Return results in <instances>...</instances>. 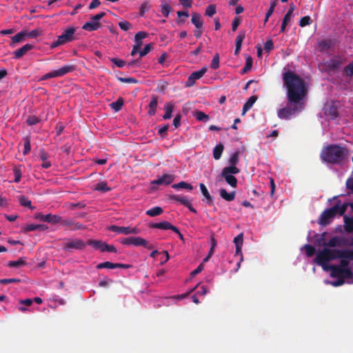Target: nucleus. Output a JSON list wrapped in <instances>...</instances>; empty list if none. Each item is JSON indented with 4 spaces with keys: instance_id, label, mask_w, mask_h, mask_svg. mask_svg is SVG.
<instances>
[{
    "instance_id": "a19ab883",
    "label": "nucleus",
    "mask_w": 353,
    "mask_h": 353,
    "mask_svg": "<svg viewBox=\"0 0 353 353\" xmlns=\"http://www.w3.org/2000/svg\"><path fill=\"white\" fill-rule=\"evenodd\" d=\"M246 32L245 30H241L235 40V47H239L241 48L242 43L245 38Z\"/></svg>"
},
{
    "instance_id": "37998d69",
    "label": "nucleus",
    "mask_w": 353,
    "mask_h": 353,
    "mask_svg": "<svg viewBox=\"0 0 353 353\" xmlns=\"http://www.w3.org/2000/svg\"><path fill=\"white\" fill-rule=\"evenodd\" d=\"M148 34L145 32L140 31L137 32L134 36L135 44L140 43V48L142 46V39H145Z\"/></svg>"
},
{
    "instance_id": "3c124183",
    "label": "nucleus",
    "mask_w": 353,
    "mask_h": 353,
    "mask_svg": "<svg viewBox=\"0 0 353 353\" xmlns=\"http://www.w3.org/2000/svg\"><path fill=\"white\" fill-rule=\"evenodd\" d=\"M26 37V34H25V32L21 31L12 37V41L13 43H19L22 41Z\"/></svg>"
},
{
    "instance_id": "680f3d73",
    "label": "nucleus",
    "mask_w": 353,
    "mask_h": 353,
    "mask_svg": "<svg viewBox=\"0 0 353 353\" xmlns=\"http://www.w3.org/2000/svg\"><path fill=\"white\" fill-rule=\"evenodd\" d=\"M326 245L331 247V248H334L336 246L340 245L339 239L337 236H334V237L331 238L329 240V241L327 242V243L326 244Z\"/></svg>"
},
{
    "instance_id": "5fc2aeb1",
    "label": "nucleus",
    "mask_w": 353,
    "mask_h": 353,
    "mask_svg": "<svg viewBox=\"0 0 353 353\" xmlns=\"http://www.w3.org/2000/svg\"><path fill=\"white\" fill-rule=\"evenodd\" d=\"M86 207V203L83 201H80L77 203H70L68 204V208L70 210H74V208H85Z\"/></svg>"
},
{
    "instance_id": "338daca9",
    "label": "nucleus",
    "mask_w": 353,
    "mask_h": 353,
    "mask_svg": "<svg viewBox=\"0 0 353 353\" xmlns=\"http://www.w3.org/2000/svg\"><path fill=\"white\" fill-rule=\"evenodd\" d=\"M110 60L111 62L114 63L119 68H123L126 64L125 61L117 59V58H110Z\"/></svg>"
},
{
    "instance_id": "4be33fe9",
    "label": "nucleus",
    "mask_w": 353,
    "mask_h": 353,
    "mask_svg": "<svg viewBox=\"0 0 353 353\" xmlns=\"http://www.w3.org/2000/svg\"><path fill=\"white\" fill-rule=\"evenodd\" d=\"M199 187H200V190L203 194V195L205 196V199H206V203L209 205H214V203H213V198L212 196L210 195V192H208L206 186L201 183L199 184Z\"/></svg>"
},
{
    "instance_id": "20e7f679",
    "label": "nucleus",
    "mask_w": 353,
    "mask_h": 353,
    "mask_svg": "<svg viewBox=\"0 0 353 353\" xmlns=\"http://www.w3.org/2000/svg\"><path fill=\"white\" fill-rule=\"evenodd\" d=\"M330 270L331 277H341L343 280L347 279V283L353 284V272L349 268H339L336 265H331L328 267Z\"/></svg>"
},
{
    "instance_id": "9b49d317",
    "label": "nucleus",
    "mask_w": 353,
    "mask_h": 353,
    "mask_svg": "<svg viewBox=\"0 0 353 353\" xmlns=\"http://www.w3.org/2000/svg\"><path fill=\"white\" fill-rule=\"evenodd\" d=\"M342 64L340 57H334L324 63V68L327 71H334L337 70Z\"/></svg>"
},
{
    "instance_id": "c9c22d12",
    "label": "nucleus",
    "mask_w": 353,
    "mask_h": 353,
    "mask_svg": "<svg viewBox=\"0 0 353 353\" xmlns=\"http://www.w3.org/2000/svg\"><path fill=\"white\" fill-rule=\"evenodd\" d=\"M174 105L172 103H167L164 105L165 114L163 116V119L167 120L172 117V113L173 112Z\"/></svg>"
},
{
    "instance_id": "f257e3e1",
    "label": "nucleus",
    "mask_w": 353,
    "mask_h": 353,
    "mask_svg": "<svg viewBox=\"0 0 353 353\" xmlns=\"http://www.w3.org/2000/svg\"><path fill=\"white\" fill-rule=\"evenodd\" d=\"M283 81L288 103L285 107L278 110L277 116L281 119L289 120L303 110L308 88L300 76L290 70L283 74Z\"/></svg>"
},
{
    "instance_id": "f8f14e48",
    "label": "nucleus",
    "mask_w": 353,
    "mask_h": 353,
    "mask_svg": "<svg viewBox=\"0 0 353 353\" xmlns=\"http://www.w3.org/2000/svg\"><path fill=\"white\" fill-rule=\"evenodd\" d=\"M174 177L173 175L170 174H165L159 177L157 179L154 180L151 182L152 185H170L174 181Z\"/></svg>"
},
{
    "instance_id": "393cba45",
    "label": "nucleus",
    "mask_w": 353,
    "mask_h": 353,
    "mask_svg": "<svg viewBox=\"0 0 353 353\" xmlns=\"http://www.w3.org/2000/svg\"><path fill=\"white\" fill-rule=\"evenodd\" d=\"M87 244L92 245L95 250H99L101 252H104V246L105 243L100 240H92L88 241Z\"/></svg>"
},
{
    "instance_id": "4468645a",
    "label": "nucleus",
    "mask_w": 353,
    "mask_h": 353,
    "mask_svg": "<svg viewBox=\"0 0 353 353\" xmlns=\"http://www.w3.org/2000/svg\"><path fill=\"white\" fill-rule=\"evenodd\" d=\"M61 225L69 227L71 230H77L84 228V226L79 223L73 221L71 219H63L61 218Z\"/></svg>"
},
{
    "instance_id": "473e14b6",
    "label": "nucleus",
    "mask_w": 353,
    "mask_h": 353,
    "mask_svg": "<svg viewBox=\"0 0 353 353\" xmlns=\"http://www.w3.org/2000/svg\"><path fill=\"white\" fill-rule=\"evenodd\" d=\"M163 210L161 207L156 206L150 210H148L146 211L145 214L148 216L154 217V216H157L163 213Z\"/></svg>"
},
{
    "instance_id": "4d7b16f0",
    "label": "nucleus",
    "mask_w": 353,
    "mask_h": 353,
    "mask_svg": "<svg viewBox=\"0 0 353 353\" xmlns=\"http://www.w3.org/2000/svg\"><path fill=\"white\" fill-rule=\"evenodd\" d=\"M117 80L121 83H137L138 80L133 77H117Z\"/></svg>"
},
{
    "instance_id": "72a5a7b5",
    "label": "nucleus",
    "mask_w": 353,
    "mask_h": 353,
    "mask_svg": "<svg viewBox=\"0 0 353 353\" xmlns=\"http://www.w3.org/2000/svg\"><path fill=\"white\" fill-rule=\"evenodd\" d=\"M239 151H236L230 156L229 159L230 165L228 167L237 168L236 165L239 161Z\"/></svg>"
},
{
    "instance_id": "6e6552de",
    "label": "nucleus",
    "mask_w": 353,
    "mask_h": 353,
    "mask_svg": "<svg viewBox=\"0 0 353 353\" xmlns=\"http://www.w3.org/2000/svg\"><path fill=\"white\" fill-rule=\"evenodd\" d=\"M329 256L330 261L339 258H350V259H353V250L329 249Z\"/></svg>"
},
{
    "instance_id": "bb28decb",
    "label": "nucleus",
    "mask_w": 353,
    "mask_h": 353,
    "mask_svg": "<svg viewBox=\"0 0 353 353\" xmlns=\"http://www.w3.org/2000/svg\"><path fill=\"white\" fill-rule=\"evenodd\" d=\"M109 230L117 232L118 234H123L125 235H128L129 232V227L124 226H117L116 225H112L109 226Z\"/></svg>"
},
{
    "instance_id": "1a4fd4ad",
    "label": "nucleus",
    "mask_w": 353,
    "mask_h": 353,
    "mask_svg": "<svg viewBox=\"0 0 353 353\" xmlns=\"http://www.w3.org/2000/svg\"><path fill=\"white\" fill-rule=\"evenodd\" d=\"M330 261L329 256V249L324 248L323 250L319 252L314 259V262L323 268L324 270H329L327 263Z\"/></svg>"
},
{
    "instance_id": "0eeeda50",
    "label": "nucleus",
    "mask_w": 353,
    "mask_h": 353,
    "mask_svg": "<svg viewBox=\"0 0 353 353\" xmlns=\"http://www.w3.org/2000/svg\"><path fill=\"white\" fill-rule=\"evenodd\" d=\"M121 243L123 245H134L135 246H143L148 250H152L154 248V245L151 243H149L145 239L139 237V236H130L125 239H123L121 241Z\"/></svg>"
},
{
    "instance_id": "13d9d810",
    "label": "nucleus",
    "mask_w": 353,
    "mask_h": 353,
    "mask_svg": "<svg viewBox=\"0 0 353 353\" xmlns=\"http://www.w3.org/2000/svg\"><path fill=\"white\" fill-rule=\"evenodd\" d=\"M304 248L307 256L309 257L312 256L316 252L315 248L311 245L306 244L305 245Z\"/></svg>"
},
{
    "instance_id": "6ab92c4d",
    "label": "nucleus",
    "mask_w": 353,
    "mask_h": 353,
    "mask_svg": "<svg viewBox=\"0 0 353 353\" xmlns=\"http://www.w3.org/2000/svg\"><path fill=\"white\" fill-rule=\"evenodd\" d=\"M243 233H241L238 234L234 239V243L236 246V254H241V256H242L241 252V248L243 245ZM243 260V256H241V261Z\"/></svg>"
},
{
    "instance_id": "e2e57ef3",
    "label": "nucleus",
    "mask_w": 353,
    "mask_h": 353,
    "mask_svg": "<svg viewBox=\"0 0 353 353\" xmlns=\"http://www.w3.org/2000/svg\"><path fill=\"white\" fill-rule=\"evenodd\" d=\"M341 259L340 264L336 265L339 268H349L350 258H339Z\"/></svg>"
},
{
    "instance_id": "39448f33",
    "label": "nucleus",
    "mask_w": 353,
    "mask_h": 353,
    "mask_svg": "<svg viewBox=\"0 0 353 353\" xmlns=\"http://www.w3.org/2000/svg\"><path fill=\"white\" fill-rule=\"evenodd\" d=\"M75 32L76 28L73 27L66 29L60 36L58 37V39L56 41L51 43L50 47L52 48H54L73 41L74 39V34Z\"/></svg>"
},
{
    "instance_id": "69168bd1",
    "label": "nucleus",
    "mask_w": 353,
    "mask_h": 353,
    "mask_svg": "<svg viewBox=\"0 0 353 353\" xmlns=\"http://www.w3.org/2000/svg\"><path fill=\"white\" fill-rule=\"evenodd\" d=\"M312 23L311 18L309 16H305L300 19L299 26L301 27H304L305 26L310 25Z\"/></svg>"
},
{
    "instance_id": "5701e85b",
    "label": "nucleus",
    "mask_w": 353,
    "mask_h": 353,
    "mask_svg": "<svg viewBox=\"0 0 353 353\" xmlns=\"http://www.w3.org/2000/svg\"><path fill=\"white\" fill-rule=\"evenodd\" d=\"M191 22L195 26L197 29H202L203 21L201 15L197 12H193L192 14Z\"/></svg>"
},
{
    "instance_id": "49530a36",
    "label": "nucleus",
    "mask_w": 353,
    "mask_h": 353,
    "mask_svg": "<svg viewBox=\"0 0 353 353\" xmlns=\"http://www.w3.org/2000/svg\"><path fill=\"white\" fill-rule=\"evenodd\" d=\"M208 68L207 67H203L199 70L195 71L191 74L192 76L194 78V79L197 80L201 79L204 74L207 72Z\"/></svg>"
},
{
    "instance_id": "c85d7f7f",
    "label": "nucleus",
    "mask_w": 353,
    "mask_h": 353,
    "mask_svg": "<svg viewBox=\"0 0 353 353\" xmlns=\"http://www.w3.org/2000/svg\"><path fill=\"white\" fill-rule=\"evenodd\" d=\"M223 150L224 145L221 143H219L214 148L212 153L213 157L215 160H219L221 159Z\"/></svg>"
},
{
    "instance_id": "ea45409f",
    "label": "nucleus",
    "mask_w": 353,
    "mask_h": 353,
    "mask_svg": "<svg viewBox=\"0 0 353 353\" xmlns=\"http://www.w3.org/2000/svg\"><path fill=\"white\" fill-rule=\"evenodd\" d=\"M151 8L149 1H144L139 8V15L143 17L145 12H148Z\"/></svg>"
},
{
    "instance_id": "ddd939ff",
    "label": "nucleus",
    "mask_w": 353,
    "mask_h": 353,
    "mask_svg": "<svg viewBox=\"0 0 353 353\" xmlns=\"http://www.w3.org/2000/svg\"><path fill=\"white\" fill-rule=\"evenodd\" d=\"M151 228H157L161 230H171L172 231H177V228L172 225L168 221H162L159 223H152L150 225Z\"/></svg>"
},
{
    "instance_id": "c03bdc74",
    "label": "nucleus",
    "mask_w": 353,
    "mask_h": 353,
    "mask_svg": "<svg viewBox=\"0 0 353 353\" xmlns=\"http://www.w3.org/2000/svg\"><path fill=\"white\" fill-rule=\"evenodd\" d=\"M13 172L14 174V181L15 183H19L21 180L22 175L21 165L14 166L13 168Z\"/></svg>"
},
{
    "instance_id": "412c9836",
    "label": "nucleus",
    "mask_w": 353,
    "mask_h": 353,
    "mask_svg": "<svg viewBox=\"0 0 353 353\" xmlns=\"http://www.w3.org/2000/svg\"><path fill=\"white\" fill-rule=\"evenodd\" d=\"M158 104V97L156 95H152L151 97V101L149 103V110L148 113L151 115L154 116L156 114L157 108Z\"/></svg>"
},
{
    "instance_id": "7c9ffc66",
    "label": "nucleus",
    "mask_w": 353,
    "mask_h": 353,
    "mask_svg": "<svg viewBox=\"0 0 353 353\" xmlns=\"http://www.w3.org/2000/svg\"><path fill=\"white\" fill-rule=\"evenodd\" d=\"M343 219L345 230L348 233L353 232V216H345Z\"/></svg>"
},
{
    "instance_id": "e433bc0d",
    "label": "nucleus",
    "mask_w": 353,
    "mask_h": 353,
    "mask_svg": "<svg viewBox=\"0 0 353 353\" xmlns=\"http://www.w3.org/2000/svg\"><path fill=\"white\" fill-rule=\"evenodd\" d=\"M123 103L124 101L123 98L119 97L115 101L111 103L110 105L115 112H119L121 110Z\"/></svg>"
},
{
    "instance_id": "603ef678",
    "label": "nucleus",
    "mask_w": 353,
    "mask_h": 353,
    "mask_svg": "<svg viewBox=\"0 0 353 353\" xmlns=\"http://www.w3.org/2000/svg\"><path fill=\"white\" fill-rule=\"evenodd\" d=\"M198 121H203L205 122L209 120V116L201 111H196L194 114Z\"/></svg>"
},
{
    "instance_id": "09e8293b",
    "label": "nucleus",
    "mask_w": 353,
    "mask_h": 353,
    "mask_svg": "<svg viewBox=\"0 0 353 353\" xmlns=\"http://www.w3.org/2000/svg\"><path fill=\"white\" fill-rule=\"evenodd\" d=\"M291 17H292V15H290V14L286 13L285 14V16L283 19V21H282V24H281V30H280L281 32H284L285 31V28H286L288 23L290 21Z\"/></svg>"
},
{
    "instance_id": "8fccbe9b",
    "label": "nucleus",
    "mask_w": 353,
    "mask_h": 353,
    "mask_svg": "<svg viewBox=\"0 0 353 353\" xmlns=\"http://www.w3.org/2000/svg\"><path fill=\"white\" fill-rule=\"evenodd\" d=\"M41 119L35 115H30L26 119V123L28 125H34L39 123Z\"/></svg>"
},
{
    "instance_id": "b1692460",
    "label": "nucleus",
    "mask_w": 353,
    "mask_h": 353,
    "mask_svg": "<svg viewBox=\"0 0 353 353\" xmlns=\"http://www.w3.org/2000/svg\"><path fill=\"white\" fill-rule=\"evenodd\" d=\"M93 190L105 193L110 192L112 188L108 185L107 181H103L97 183L94 186Z\"/></svg>"
},
{
    "instance_id": "0e129e2a",
    "label": "nucleus",
    "mask_w": 353,
    "mask_h": 353,
    "mask_svg": "<svg viewBox=\"0 0 353 353\" xmlns=\"http://www.w3.org/2000/svg\"><path fill=\"white\" fill-rule=\"evenodd\" d=\"M119 26L123 31H127L132 28V24L127 21H122L119 23Z\"/></svg>"
},
{
    "instance_id": "f704fd0d",
    "label": "nucleus",
    "mask_w": 353,
    "mask_h": 353,
    "mask_svg": "<svg viewBox=\"0 0 353 353\" xmlns=\"http://www.w3.org/2000/svg\"><path fill=\"white\" fill-rule=\"evenodd\" d=\"M18 201L21 205L23 207H27L30 209H34L32 206L31 201L28 199V198L24 195H20L18 196Z\"/></svg>"
},
{
    "instance_id": "9d476101",
    "label": "nucleus",
    "mask_w": 353,
    "mask_h": 353,
    "mask_svg": "<svg viewBox=\"0 0 353 353\" xmlns=\"http://www.w3.org/2000/svg\"><path fill=\"white\" fill-rule=\"evenodd\" d=\"M86 245L87 243H85L83 240L76 239L64 243L63 248L68 252H71L72 250H82L85 248Z\"/></svg>"
},
{
    "instance_id": "cd10ccee",
    "label": "nucleus",
    "mask_w": 353,
    "mask_h": 353,
    "mask_svg": "<svg viewBox=\"0 0 353 353\" xmlns=\"http://www.w3.org/2000/svg\"><path fill=\"white\" fill-rule=\"evenodd\" d=\"M48 227L43 224H28L24 228L26 232H31L34 230H46Z\"/></svg>"
},
{
    "instance_id": "a211bd4d",
    "label": "nucleus",
    "mask_w": 353,
    "mask_h": 353,
    "mask_svg": "<svg viewBox=\"0 0 353 353\" xmlns=\"http://www.w3.org/2000/svg\"><path fill=\"white\" fill-rule=\"evenodd\" d=\"M101 27V23L99 21H88L83 24L82 28L85 30L92 32L98 30Z\"/></svg>"
},
{
    "instance_id": "052dcab7",
    "label": "nucleus",
    "mask_w": 353,
    "mask_h": 353,
    "mask_svg": "<svg viewBox=\"0 0 353 353\" xmlns=\"http://www.w3.org/2000/svg\"><path fill=\"white\" fill-rule=\"evenodd\" d=\"M153 48L152 43H148L145 46L143 49L139 52L140 57H143L148 54Z\"/></svg>"
},
{
    "instance_id": "423d86ee",
    "label": "nucleus",
    "mask_w": 353,
    "mask_h": 353,
    "mask_svg": "<svg viewBox=\"0 0 353 353\" xmlns=\"http://www.w3.org/2000/svg\"><path fill=\"white\" fill-rule=\"evenodd\" d=\"M240 172L238 168L234 167H225L221 173V177L224 178L225 181L232 188H236L237 179L233 174H236Z\"/></svg>"
},
{
    "instance_id": "f3484780",
    "label": "nucleus",
    "mask_w": 353,
    "mask_h": 353,
    "mask_svg": "<svg viewBox=\"0 0 353 353\" xmlns=\"http://www.w3.org/2000/svg\"><path fill=\"white\" fill-rule=\"evenodd\" d=\"M75 67L72 65H65L61 67V68L54 70L56 77H63L66 74H68L72 71H74Z\"/></svg>"
},
{
    "instance_id": "2eb2a0df",
    "label": "nucleus",
    "mask_w": 353,
    "mask_h": 353,
    "mask_svg": "<svg viewBox=\"0 0 353 353\" xmlns=\"http://www.w3.org/2000/svg\"><path fill=\"white\" fill-rule=\"evenodd\" d=\"M41 220L44 222H48L50 223H61V217L57 214H48L46 215H41L40 217Z\"/></svg>"
},
{
    "instance_id": "dca6fc26",
    "label": "nucleus",
    "mask_w": 353,
    "mask_h": 353,
    "mask_svg": "<svg viewBox=\"0 0 353 353\" xmlns=\"http://www.w3.org/2000/svg\"><path fill=\"white\" fill-rule=\"evenodd\" d=\"M33 48H34V46L32 44L27 43V44L24 45L23 46H22L21 48H20L19 49L17 50L14 52V57L15 59H20L24 54H26L29 50L33 49Z\"/></svg>"
},
{
    "instance_id": "4c0bfd02",
    "label": "nucleus",
    "mask_w": 353,
    "mask_h": 353,
    "mask_svg": "<svg viewBox=\"0 0 353 353\" xmlns=\"http://www.w3.org/2000/svg\"><path fill=\"white\" fill-rule=\"evenodd\" d=\"M172 10L171 6L165 1L161 2V12L165 17H168Z\"/></svg>"
},
{
    "instance_id": "6e6d98bb",
    "label": "nucleus",
    "mask_w": 353,
    "mask_h": 353,
    "mask_svg": "<svg viewBox=\"0 0 353 353\" xmlns=\"http://www.w3.org/2000/svg\"><path fill=\"white\" fill-rule=\"evenodd\" d=\"M216 12V7L214 4L209 5L205 9V15L212 17Z\"/></svg>"
},
{
    "instance_id": "aec40b11",
    "label": "nucleus",
    "mask_w": 353,
    "mask_h": 353,
    "mask_svg": "<svg viewBox=\"0 0 353 353\" xmlns=\"http://www.w3.org/2000/svg\"><path fill=\"white\" fill-rule=\"evenodd\" d=\"M39 157L42 160L43 163L41 164V167L46 169H48L51 167L52 164L50 161H48L49 158L48 154L45 151L44 149H40L39 150Z\"/></svg>"
},
{
    "instance_id": "f03ea898",
    "label": "nucleus",
    "mask_w": 353,
    "mask_h": 353,
    "mask_svg": "<svg viewBox=\"0 0 353 353\" xmlns=\"http://www.w3.org/2000/svg\"><path fill=\"white\" fill-rule=\"evenodd\" d=\"M347 153V150L336 144L329 145L323 148L321 153V159L327 163L339 164L341 163Z\"/></svg>"
},
{
    "instance_id": "de8ad7c7",
    "label": "nucleus",
    "mask_w": 353,
    "mask_h": 353,
    "mask_svg": "<svg viewBox=\"0 0 353 353\" xmlns=\"http://www.w3.org/2000/svg\"><path fill=\"white\" fill-rule=\"evenodd\" d=\"M27 37L29 38H37L42 34V30L40 29H34L30 32L24 31Z\"/></svg>"
},
{
    "instance_id": "bf43d9fd",
    "label": "nucleus",
    "mask_w": 353,
    "mask_h": 353,
    "mask_svg": "<svg viewBox=\"0 0 353 353\" xmlns=\"http://www.w3.org/2000/svg\"><path fill=\"white\" fill-rule=\"evenodd\" d=\"M211 68L214 70H216L219 67V55L218 53H216L214 56L212 61L210 63Z\"/></svg>"
},
{
    "instance_id": "7ed1b4c3",
    "label": "nucleus",
    "mask_w": 353,
    "mask_h": 353,
    "mask_svg": "<svg viewBox=\"0 0 353 353\" xmlns=\"http://www.w3.org/2000/svg\"><path fill=\"white\" fill-rule=\"evenodd\" d=\"M347 204L341 205L339 201L333 207L324 210L319 219V224L321 225H327L330 224L334 216L339 214L343 215L347 210Z\"/></svg>"
},
{
    "instance_id": "a878e982",
    "label": "nucleus",
    "mask_w": 353,
    "mask_h": 353,
    "mask_svg": "<svg viewBox=\"0 0 353 353\" xmlns=\"http://www.w3.org/2000/svg\"><path fill=\"white\" fill-rule=\"evenodd\" d=\"M220 196L227 201H232L235 199L236 192L234 191L228 193L225 189L221 188L219 190Z\"/></svg>"
},
{
    "instance_id": "864d4df0",
    "label": "nucleus",
    "mask_w": 353,
    "mask_h": 353,
    "mask_svg": "<svg viewBox=\"0 0 353 353\" xmlns=\"http://www.w3.org/2000/svg\"><path fill=\"white\" fill-rule=\"evenodd\" d=\"M97 269H102V268H108V269H114L115 268V263L110 262V261H105L103 263H99L97 265Z\"/></svg>"
},
{
    "instance_id": "79ce46f5",
    "label": "nucleus",
    "mask_w": 353,
    "mask_h": 353,
    "mask_svg": "<svg viewBox=\"0 0 353 353\" xmlns=\"http://www.w3.org/2000/svg\"><path fill=\"white\" fill-rule=\"evenodd\" d=\"M26 264L23 258L21 257L17 261H10L8 265L10 268H19Z\"/></svg>"
},
{
    "instance_id": "58836bf2",
    "label": "nucleus",
    "mask_w": 353,
    "mask_h": 353,
    "mask_svg": "<svg viewBox=\"0 0 353 353\" xmlns=\"http://www.w3.org/2000/svg\"><path fill=\"white\" fill-rule=\"evenodd\" d=\"M332 42L330 40H322L319 43L318 48L320 52L329 50L331 48Z\"/></svg>"
},
{
    "instance_id": "c756f323",
    "label": "nucleus",
    "mask_w": 353,
    "mask_h": 353,
    "mask_svg": "<svg viewBox=\"0 0 353 353\" xmlns=\"http://www.w3.org/2000/svg\"><path fill=\"white\" fill-rule=\"evenodd\" d=\"M257 100L256 96H252L250 97L248 100L245 103L243 107L242 110V114H245L247 111H248L253 105V104L256 102Z\"/></svg>"
},
{
    "instance_id": "a18cd8bd",
    "label": "nucleus",
    "mask_w": 353,
    "mask_h": 353,
    "mask_svg": "<svg viewBox=\"0 0 353 353\" xmlns=\"http://www.w3.org/2000/svg\"><path fill=\"white\" fill-rule=\"evenodd\" d=\"M24 149L23 151V154L24 155L28 154L31 150V145H30V137L27 136L24 139Z\"/></svg>"
},
{
    "instance_id": "2f4dec72",
    "label": "nucleus",
    "mask_w": 353,
    "mask_h": 353,
    "mask_svg": "<svg viewBox=\"0 0 353 353\" xmlns=\"http://www.w3.org/2000/svg\"><path fill=\"white\" fill-rule=\"evenodd\" d=\"M169 199L178 201L185 206L189 205V203H190V201L188 200V199L186 196H181L176 195V194L170 195Z\"/></svg>"
},
{
    "instance_id": "774afa93",
    "label": "nucleus",
    "mask_w": 353,
    "mask_h": 353,
    "mask_svg": "<svg viewBox=\"0 0 353 353\" xmlns=\"http://www.w3.org/2000/svg\"><path fill=\"white\" fill-rule=\"evenodd\" d=\"M345 72L348 76H353V62L349 63L344 68Z\"/></svg>"
}]
</instances>
